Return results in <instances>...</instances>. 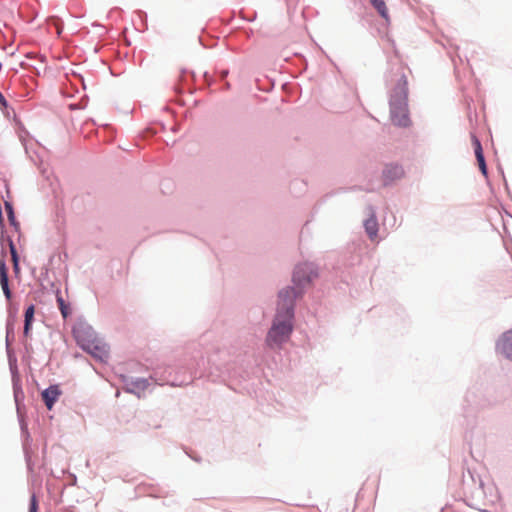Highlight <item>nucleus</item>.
<instances>
[{
	"label": "nucleus",
	"mask_w": 512,
	"mask_h": 512,
	"mask_svg": "<svg viewBox=\"0 0 512 512\" xmlns=\"http://www.w3.org/2000/svg\"><path fill=\"white\" fill-rule=\"evenodd\" d=\"M374 9L379 13V15L386 21H390V16L388 12V8L384 0H369Z\"/></svg>",
	"instance_id": "obj_12"
},
{
	"label": "nucleus",
	"mask_w": 512,
	"mask_h": 512,
	"mask_svg": "<svg viewBox=\"0 0 512 512\" xmlns=\"http://www.w3.org/2000/svg\"><path fill=\"white\" fill-rule=\"evenodd\" d=\"M295 297L296 290L292 287L280 291L277 314L267 335V343L270 346H278L289 339L293 329V301Z\"/></svg>",
	"instance_id": "obj_1"
},
{
	"label": "nucleus",
	"mask_w": 512,
	"mask_h": 512,
	"mask_svg": "<svg viewBox=\"0 0 512 512\" xmlns=\"http://www.w3.org/2000/svg\"><path fill=\"white\" fill-rule=\"evenodd\" d=\"M471 141H472V145L474 148V153H475V157H476V160L478 163V167H479L481 173L483 174V176L487 177L488 172H487L485 158L483 155L482 145H481L479 139L475 135L471 136Z\"/></svg>",
	"instance_id": "obj_6"
},
{
	"label": "nucleus",
	"mask_w": 512,
	"mask_h": 512,
	"mask_svg": "<svg viewBox=\"0 0 512 512\" xmlns=\"http://www.w3.org/2000/svg\"><path fill=\"white\" fill-rule=\"evenodd\" d=\"M407 94V79L405 76H402L393 90L390 100L391 120L395 125L402 127L409 124Z\"/></svg>",
	"instance_id": "obj_2"
},
{
	"label": "nucleus",
	"mask_w": 512,
	"mask_h": 512,
	"mask_svg": "<svg viewBox=\"0 0 512 512\" xmlns=\"http://www.w3.org/2000/svg\"><path fill=\"white\" fill-rule=\"evenodd\" d=\"M35 307L34 305H30L25 311V320H24V335L27 337L29 335L31 323L34 318Z\"/></svg>",
	"instance_id": "obj_13"
},
{
	"label": "nucleus",
	"mask_w": 512,
	"mask_h": 512,
	"mask_svg": "<svg viewBox=\"0 0 512 512\" xmlns=\"http://www.w3.org/2000/svg\"><path fill=\"white\" fill-rule=\"evenodd\" d=\"M48 23L55 27L57 35L61 34L62 29H63V24H62V21L58 17H56V16L50 17L48 19Z\"/></svg>",
	"instance_id": "obj_15"
},
{
	"label": "nucleus",
	"mask_w": 512,
	"mask_h": 512,
	"mask_svg": "<svg viewBox=\"0 0 512 512\" xmlns=\"http://www.w3.org/2000/svg\"><path fill=\"white\" fill-rule=\"evenodd\" d=\"M13 268H14L15 273H18L20 271L19 262L18 263H14L13 264Z\"/></svg>",
	"instance_id": "obj_20"
},
{
	"label": "nucleus",
	"mask_w": 512,
	"mask_h": 512,
	"mask_svg": "<svg viewBox=\"0 0 512 512\" xmlns=\"http://www.w3.org/2000/svg\"><path fill=\"white\" fill-rule=\"evenodd\" d=\"M57 303H58V307L61 311L62 316L64 318H67L68 315L70 314V310H69L68 305L65 303L64 299L62 298V296L60 294L57 295Z\"/></svg>",
	"instance_id": "obj_14"
},
{
	"label": "nucleus",
	"mask_w": 512,
	"mask_h": 512,
	"mask_svg": "<svg viewBox=\"0 0 512 512\" xmlns=\"http://www.w3.org/2000/svg\"><path fill=\"white\" fill-rule=\"evenodd\" d=\"M73 335L76 339L77 344L83 349L86 350L90 347V344L97 339L94 332L90 327L85 326H77L73 329Z\"/></svg>",
	"instance_id": "obj_4"
},
{
	"label": "nucleus",
	"mask_w": 512,
	"mask_h": 512,
	"mask_svg": "<svg viewBox=\"0 0 512 512\" xmlns=\"http://www.w3.org/2000/svg\"><path fill=\"white\" fill-rule=\"evenodd\" d=\"M85 351L100 362H106L109 358V348L107 344L98 338L95 339L90 344V347H88Z\"/></svg>",
	"instance_id": "obj_5"
},
{
	"label": "nucleus",
	"mask_w": 512,
	"mask_h": 512,
	"mask_svg": "<svg viewBox=\"0 0 512 512\" xmlns=\"http://www.w3.org/2000/svg\"><path fill=\"white\" fill-rule=\"evenodd\" d=\"M60 391L58 386H49L42 392V398L48 409H51L56 399L59 397Z\"/></svg>",
	"instance_id": "obj_10"
},
{
	"label": "nucleus",
	"mask_w": 512,
	"mask_h": 512,
	"mask_svg": "<svg viewBox=\"0 0 512 512\" xmlns=\"http://www.w3.org/2000/svg\"><path fill=\"white\" fill-rule=\"evenodd\" d=\"M0 104L3 106H6V100L1 92H0Z\"/></svg>",
	"instance_id": "obj_19"
},
{
	"label": "nucleus",
	"mask_w": 512,
	"mask_h": 512,
	"mask_svg": "<svg viewBox=\"0 0 512 512\" xmlns=\"http://www.w3.org/2000/svg\"><path fill=\"white\" fill-rule=\"evenodd\" d=\"M498 351L512 360V329L506 332L497 344Z\"/></svg>",
	"instance_id": "obj_8"
},
{
	"label": "nucleus",
	"mask_w": 512,
	"mask_h": 512,
	"mask_svg": "<svg viewBox=\"0 0 512 512\" xmlns=\"http://www.w3.org/2000/svg\"><path fill=\"white\" fill-rule=\"evenodd\" d=\"M38 502L35 495H32L30 500L29 512H37Z\"/></svg>",
	"instance_id": "obj_17"
},
{
	"label": "nucleus",
	"mask_w": 512,
	"mask_h": 512,
	"mask_svg": "<svg viewBox=\"0 0 512 512\" xmlns=\"http://www.w3.org/2000/svg\"><path fill=\"white\" fill-rule=\"evenodd\" d=\"M404 176V170L399 165H387L383 171V179L385 184H389Z\"/></svg>",
	"instance_id": "obj_7"
},
{
	"label": "nucleus",
	"mask_w": 512,
	"mask_h": 512,
	"mask_svg": "<svg viewBox=\"0 0 512 512\" xmlns=\"http://www.w3.org/2000/svg\"><path fill=\"white\" fill-rule=\"evenodd\" d=\"M0 284L6 299L10 300L12 294L8 284V270L3 258L0 259Z\"/></svg>",
	"instance_id": "obj_9"
},
{
	"label": "nucleus",
	"mask_w": 512,
	"mask_h": 512,
	"mask_svg": "<svg viewBox=\"0 0 512 512\" xmlns=\"http://www.w3.org/2000/svg\"><path fill=\"white\" fill-rule=\"evenodd\" d=\"M9 248H10V253H11V258H12L13 264L18 263L19 262L18 254H17L16 248H15V245L11 240L9 242Z\"/></svg>",
	"instance_id": "obj_16"
},
{
	"label": "nucleus",
	"mask_w": 512,
	"mask_h": 512,
	"mask_svg": "<svg viewBox=\"0 0 512 512\" xmlns=\"http://www.w3.org/2000/svg\"><path fill=\"white\" fill-rule=\"evenodd\" d=\"M365 230L369 236V238L374 241L377 238L378 234V222L374 214H372L365 222H364Z\"/></svg>",
	"instance_id": "obj_11"
},
{
	"label": "nucleus",
	"mask_w": 512,
	"mask_h": 512,
	"mask_svg": "<svg viewBox=\"0 0 512 512\" xmlns=\"http://www.w3.org/2000/svg\"><path fill=\"white\" fill-rule=\"evenodd\" d=\"M316 277V274L313 271V268L310 264H301L295 268L293 274V282L298 287H304L306 284L310 283L312 278Z\"/></svg>",
	"instance_id": "obj_3"
},
{
	"label": "nucleus",
	"mask_w": 512,
	"mask_h": 512,
	"mask_svg": "<svg viewBox=\"0 0 512 512\" xmlns=\"http://www.w3.org/2000/svg\"><path fill=\"white\" fill-rule=\"evenodd\" d=\"M5 208L7 210V213H8V217L9 219L12 221L13 218H14V213H13V207L10 203H5Z\"/></svg>",
	"instance_id": "obj_18"
}]
</instances>
